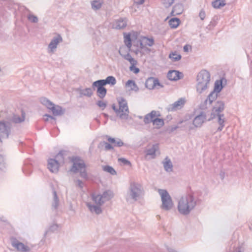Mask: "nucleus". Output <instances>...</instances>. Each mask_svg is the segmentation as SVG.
<instances>
[{
	"mask_svg": "<svg viewBox=\"0 0 252 252\" xmlns=\"http://www.w3.org/2000/svg\"><path fill=\"white\" fill-rule=\"evenodd\" d=\"M54 116H61L64 114V110L59 105H55L54 104L50 108Z\"/></svg>",
	"mask_w": 252,
	"mask_h": 252,
	"instance_id": "b1692460",
	"label": "nucleus"
},
{
	"mask_svg": "<svg viewBox=\"0 0 252 252\" xmlns=\"http://www.w3.org/2000/svg\"><path fill=\"white\" fill-rule=\"evenodd\" d=\"M225 0H216L212 2V6L215 8L219 9L225 5Z\"/></svg>",
	"mask_w": 252,
	"mask_h": 252,
	"instance_id": "473e14b6",
	"label": "nucleus"
},
{
	"mask_svg": "<svg viewBox=\"0 0 252 252\" xmlns=\"http://www.w3.org/2000/svg\"><path fill=\"white\" fill-rule=\"evenodd\" d=\"M143 194V188L140 184L131 182L129 185L126 199L127 202L136 201Z\"/></svg>",
	"mask_w": 252,
	"mask_h": 252,
	"instance_id": "20e7f679",
	"label": "nucleus"
},
{
	"mask_svg": "<svg viewBox=\"0 0 252 252\" xmlns=\"http://www.w3.org/2000/svg\"><path fill=\"white\" fill-rule=\"evenodd\" d=\"M25 120V113L22 111L21 116L17 115H14L11 119V121L15 124H19L24 122Z\"/></svg>",
	"mask_w": 252,
	"mask_h": 252,
	"instance_id": "393cba45",
	"label": "nucleus"
},
{
	"mask_svg": "<svg viewBox=\"0 0 252 252\" xmlns=\"http://www.w3.org/2000/svg\"><path fill=\"white\" fill-rule=\"evenodd\" d=\"M58 225L57 224H53L49 227L48 230L46 231L44 234L45 236L49 232H54L58 229Z\"/></svg>",
	"mask_w": 252,
	"mask_h": 252,
	"instance_id": "de8ad7c7",
	"label": "nucleus"
},
{
	"mask_svg": "<svg viewBox=\"0 0 252 252\" xmlns=\"http://www.w3.org/2000/svg\"><path fill=\"white\" fill-rule=\"evenodd\" d=\"M233 252H244L243 250L240 248H237L235 249Z\"/></svg>",
	"mask_w": 252,
	"mask_h": 252,
	"instance_id": "bf43d9fd",
	"label": "nucleus"
},
{
	"mask_svg": "<svg viewBox=\"0 0 252 252\" xmlns=\"http://www.w3.org/2000/svg\"><path fill=\"white\" fill-rule=\"evenodd\" d=\"M53 193V200L52 203V208L53 210H57L59 206V199L58 197L56 191L54 189Z\"/></svg>",
	"mask_w": 252,
	"mask_h": 252,
	"instance_id": "c85d7f7f",
	"label": "nucleus"
},
{
	"mask_svg": "<svg viewBox=\"0 0 252 252\" xmlns=\"http://www.w3.org/2000/svg\"><path fill=\"white\" fill-rule=\"evenodd\" d=\"M5 162L3 157L0 155V169L3 170L5 168Z\"/></svg>",
	"mask_w": 252,
	"mask_h": 252,
	"instance_id": "603ef678",
	"label": "nucleus"
},
{
	"mask_svg": "<svg viewBox=\"0 0 252 252\" xmlns=\"http://www.w3.org/2000/svg\"><path fill=\"white\" fill-rule=\"evenodd\" d=\"M76 185L80 189H83L84 187V183L80 180L77 179L75 181Z\"/></svg>",
	"mask_w": 252,
	"mask_h": 252,
	"instance_id": "864d4df0",
	"label": "nucleus"
},
{
	"mask_svg": "<svg viewBox=\"0 0 252 252\" xmlns=\"http://www.w3.org/2000/svg\"><path fill=\"white\" fill-rule=\"evenodd\" d=\"M184 10V7L182 4L177 3L173 7L171 12L172 16L178 15L182 13Z\"/></svg>",
	"mask_w": 252,
	"mask_h": 252,
	"instance_id": "aec40b11",
	"label": "nucleus"
},
{
	"mask_svg": "<svg viewBox=\"0 0 252 252\" xmlns=\"http://www.w3.org/2000/svg\"><path fill=\"white\" fill-rule=\"evenodd\" d=\"M120 55L125 60L128 61L131 65H134L136 63V61L131 56L129 53L126 54H123V48H121L119 51Z\"/></svg>",
	"mask_w": 252,
	"mask_h": 252,
	"instance_id": "412c9836",
	"label": "nucleus"
},
{
	"mask_svg": "<svg viewBox=\"0 0 252 252\" xmlns=\"http://www.w3.org/2000/svg\"><path fill=\"white\" fill-rule=\"evenodd\" d=\"M164 160L162 162L164 170L167 172L172 171L173 164L171 160L168 157H166Z\"/></svg>",
	"mask_w": 252,
	"mask_h": 252,
	"instance_id": "a878e982",
	"label": "nucleus"
},
{
	"mask_svg": "<svg viewBox=\"0 0 252 252\" xmlns=\"http://www.w3.org/2000/svg\"><path fill=\"white\" fill-rule=\"evenodd\" d=\"M103 170L110 173L112 175L117 174L116 170L111 166L105 165L103 166Z\"/></svg>",
	"mask_w": 252,
	"mask_h": 252,
	"instance_id": "58836bf2",
	"label": "nucleus"
},
{
	"mask_svg": "<svg viewBox=\"0 0 252 252\" xmlns=\"http://www.w3.org/2000/svg\"><path fill=\"white\" fill-rule=\"evenodd\" d=\"M104 86L105 85L99 80L94 81L92 84V87L94 90L95 87L97 88V95L101 99L105 97L107 93V90L104 87Z\"/></svg>",
	"mask_w": 252,
	"mask_h": 252,
	"instance_id": "9d476101",
	"label": "nucleus"
},
{
	"mask_svg": "<svg viewBox=\"0 0 252 252\" xmlns=\"http://www.w3.org/2000/svg\"><path fill=\"white\" fill-rule=\"evenodd\" d=\"M129 69L131 71H133L134 73H137L139 72V69L134 66V65H131L130 66Z\"/></svg>",
	"mask_w": 252,
	"mask_h": 252,
	"instance_id": "5fc2aeb1",
	"label": "nucleus"
},
{
	"mask_svg": "<svg viewBox=\"0 0 252 252\" xmlns=\"http://www.w3.org/2000/svg\"><path fill=\"white\" fill-rule=\"evenodd\" d=\"M86 206L92 213H94L97 215H99L102 212L100 207L101 206H99L98 205H93L90 202H87Z\"/></svg>",
	"mask_w": 252,
	"mask_h": 252,
	"instance_id": "6ab92c4d",
	"label": "nucleus"
},
{
	"mask_svg": "<svg viewBox=\"0 0 252 252\" xmlns=\"http://www.w3.org/2000/svg\"><path fill=\"white\" fill-rule=\"evenodd\" d=\"M217 97L218 94L216 92H215V91L211 92L205 101L206 105H207L208 104L210 105L217 99Z\"/></svg>",
	"mask_w": 252,
	"mask_h": 252,
	"instance_id": "bb28decb",
	"label": "nucleus"
},
{
	"mask_svg": "<svg viewBox=\"0 0 252 252\" xmlns=\"http://www.w3.org/2000/svg\"><path fill=\"white\" fill-rule=\"evenodd\" d=\"M40 101L41 103L49 109H50V108L54 104L50 100L45 97H41L40 99Z\"/></svg>",
	"mask_w": 252,
	"mask_h": 252,
	"instance_id": "f704fd0d",
	"label": "nucleus"
},
{
	"mask_svg": "<svg viewBox=\"0 0 252 252\" xmlns=\"http://www.w3.org/2000/svg\"><path fill=\"white\" fill-rule=\"evenodd\" d=\"M60 164L54 158H50L48 161V168L53 173H57L59 168Z\"/></svg>",
	"mask_w": 252,
	"mask_h": 252,
	"instance_id": "2eb2a0df",
	"label": "nucleus"
},
{
	"mask_svg": "<svg viewBox=\"0 0 252 252\" xmlns=\"http://www.w3.org/2000/svg\"><path fill=\"white\" fill-rule=\"evenodd\" d=\"M98 80L99 81H100L104 85L109 84L112 86H113L115 85L116 83V80L115 78L112 76H109L105 79Z\"/></svg>",
	"mask_w": 252,
	"mask_h": 252,
	"instance_id": "cd10ccee",
	"label": "nucleus"
},
{
	"mask_svg": "<svg viewBox=\"0 0 252 252\" xmlns=\"http://www.w3.org/2000/svg\"><path fill=\"white\" fill-rule=\"evenodd\" d=\"M169 57L173 62L178 61L181 59V56L176 53V52L170 54Z\"/></svg>",
	"mask_w": 252,
	"mask_h": 252,
	"instance_id": "37998d69",
	"label": "nucleus"
},
{
	"mask_svg": "<svg viewBox=\"0 0 252 252\" xmlns=\"http://www.w3.org/2000/svg\"><path fill=\"white\" fill-rule=\"evenodd\" d=\"M93 94V91L92 88H88L85 89H82L80 91V94L81 95L91 97Z\"/></svg>",
	"mask_w": 252,
	"mask_h": 252,
	"instance_id": "4c0bfd02",
	"label": "nucleus"
},
{
	"mask_svg": "<svg viewBox=\"0 0 252 252\" xmlns=\"http://www.w3.org/2000/svg\"><path fill=\"white\" fill-rule=\"evenodd\" d=\"M124 42L129 51L132 46L130 34L129 33L124 36Z\"/></svg>",
	"mask_w": 252,
	"mask_h": 252,
	"instance_id": "e433bc0d",
	"label": "nucleus"
},
{
	"mask_svg": "<svg viewBox=\"0 0 252 252\" xmlns=\"http://www.w3.org/2000/svg\"><path fill=\"white\" fill-rule=\"evenodd\" d=\"M159 116V112L156 111H152L150 113L146 115L144 118V123L145 124H148L153 122L154 118Z\"/></svg>",
	"mask_w": 252,
	"mask_h": 252,
	"instance_id": "a211bd4d",
	"label": "nucleus"
},
{
	"mask_svg": "<svg viewBox=\"0 0 252 252\" xmlns=\"http://www.w3.org/2000/svg\"><path fill=\"white\" fill-rule=\"evenodd\" d=\"M190 48V46L189 45H186L184 46V51L185 52H188L189 51V48Z\"/></svg>",
	"mask_w": 252,
	"mask_h": 252,
	"instance_id": "13d9d810",
	"label": "nucleus"
},
{
	"mask_svg": "<svg viewBox=\"0 0 252 252\" xmlns=\"http://www.w3.org/2000/svg\"><path fill=\"white\" fill-rule=\"evenodd\" d=\"M11 124L7 121L0 122V141L2 138H8L11 131Z\"/></svg>",
	"mask_w": 252,
	"mask_h": 252,
	"instance_id": "6e6552de",
	"label": "nucleus"
},
{
	"mask_svg": "<svg viewBox=\"0 0 252 252\" xmlns=\"http://www.w3.org/2000/svg\"><path fill=\"white\" fill-rule=\"evenodd\" d=\"M185 102V101L184 98H180L173 104L169 105L167 107V110L168 111H175L177 110H179L183 107Z\"/></svg>",
	"mask_w": 252,
	"mask_h": 252,
	"instance_id": "ddd939ff",
	"label": "nucleus"
},
{
	"mask_svg": "<svg viewBox=\"0 0 252 252\" xmlns=\"http://www.w3.org/2000/svg\"><path fill=\"white\" fill-rule=\"evenodd\" d=\"M118 101L119 108H117L115 104H113L112 106L113 110L120 119L127 120L129 111L126 100L124 97H120L118 99Z\"/></svg>",
	"mask_w": 252,
	"mask_h": 252,
	"instance_id": "39448f33",
	"label": "nucleus"
},
{
	"mask_svg": "<svg viewBox=\"0 0 252 252\" xmlns=\"http://www.w3.org/2000/svg\"><path fill=\"white\" fill-rule=\"evenodd\" d=\"M223 87L222 86V81H217L215 83L214 90L213 91H215L217 94L220 93L222 90Z\"/></svg>",
	"mask_w": 252,
	"mask_h": 252,
	"instance_id": "79ce46f5",
	"label": "nucleus"
},
{
	"mask_svg": "<svg viewBox=\"0 0 252 252\" xmlns=\"http://www.w3.org/2000/svg\"><path fill=\"white\" fill-rule=\"evenodd\" d=\"M177 128H178V127H177V126H176V127H175L173 129L175 130V129H176Z\"/></svg>",
	"mask_w": 252,
	"mask_h": 252,
	"instance_id": "69168bd1",
	"label": "nucleus"
},
{
	"mask_svg": "<svg viewBox=\"0 0 252 252\" xmlns=\"http://www.w3.org/2000/svg\"><path fill=\"white\" fill-rule=\"evenodd\" d=\"M223 174H224V173H220V176H221V178H222V179H223Z\"/></svg>",
	"mask_w": 252,
	"mask_h": 252,
	"instance_id": "e2e57ef3",
	"label": "nucleus"
},
{
	"mask_svg": "<svg viewBox=\"0 0 252 252\" xmlns=\"http://www.w3.org/2000/svg\"><path fill=\"white\" fill-rule=\"evenodd\" d=\"M140 48H143V43L141 41L140 42Z\"/></svg>",
	"mask_w": 252,
	"mask_h": 252,
	"instance_id": "680f3d73",
	"label": "nucleus"
},
{
	"mask_svg": "<svg viewBox=\"0 0 252 252\" xmlns=\"http://www.w3.org/2000/svg\"><path fill=\"white\" fill-rule=\"evenodd\" d=\"M140 1L138 2L140 4H142L144 3L145 0H139Z\"/></svg>",
	"mask_w": 252,
	"mask_h": 252,
	"instance_id": "052dcab7",
	"label": "nucleus"
},
{
	"mask_svg": "<svg viewBox=\"0 0 252 252\" xmlns=\"http://www.w3.org/2000/svg\"><path fill=\"white\" fill-rule=\"evenodd\" d=\"M113 196V192L110 190H105L102 194L93 193L91 195L93 201L99 206H102L106 202L111 199Z\"/></svg>",
	"mask_w": 252,
	"mask_h": 252,
	"instance_id": "423d86ee",
	"label": "nucleus"
},
{
	"mask_svg": "<svg viewBox=\"0 0 252 252\" xmlns=\"http://www.w3.org/2000/svg\"><path fill=\"white\" fill-rule=\"evenodd\" d=\"M217 116L218 117V122L220 125L217 129V131H220L222 130L223 127L224 126L225 120L224 118V115L219 114L218 115H217Z\"/></svg>",
	"mask_w": 252,
	"mask_h": 252,
	"instance_id": "c756f323",
	"label": "nucleus"
},
{
	"mask_svg": "<svg viewBox=\"0 0 252 252\" xmlns=\"http://www.w3.org/2000/svg\"><path fill=\"white\" fill-rule=\"evenodd\" d=\"M157 86L163 87V86L159 82L157 78L149 77L146 81L145 87L149 90L154 89Z\"/></svg>",
	"mask_w": 252,
	"mask_h": 252,
	"instance_id": "f8f14e48",
	"label": "nucleus"
},
{
	"mask_svg": "<svg viewBox=\"0 0 252 252\" xmlns=\"http://www.w3.org/2000/svg\"><path fill=\"white\" fill-rule=\"evenodd\" d=\"M168 79L171 81H177L183 77V74L177 70H170L167 75Z\"/></svg>",
	"mask_w": 252,
	"mask_h": 252,
	"instance_id": "dca6fc26",
	"label": "nucleus"
},
{
	"mask_svg": "<svg viewBox=\"0 0 252 252\" xmlns=\"http://www.w3.org/2000/svg\"><path fill=\"white\" fill-rule=\"evenodd\" d=\"M63 42V38L61 35L58 34L53 37L50 43L48 45L49 53H53L56 50L58 45Z\"/></svg>",
	"mask_w": 252,
	"mask_h": 252,
	"instance_id": "9b49d317",
	"label": "nucleus"
},
{
	"mask_svg": "<svg viewBox=\"0 0 252 252\" xmlns=\"http://www.w3.org/2000/svg\"><path fill=\"white\" fill-rule=\"evenodd\" d=\"M153 125L156 126L157 128H160L164 125V121L162 119L154 118L153 121Z\"/></svg>",
	"mask_w": 252,
	"mask_h": 252,
	"instance_id": "72a5a7b5",
	"label": "nucleus"
},
{
	"mask_svg": "<svg viewBox=\"0 0 252 252\" xmlns=\"http://www.w3.org/2000/svg\"><path fill=\"white\" fill-rule=\"evenodd\" d=\"M180 19L178 18H171L169 21V24L171 28H176L179 25Z\"/></svg>",
	"mask_w": 252,
	"mask_h": 252,
	"instance_id": "c9c22d12",
	"label": "nucleus"
},
{
	"mask_svg": "<svg viewBox=\"0 0 252 252\" xmlns=\"http://www.w3.org/2000/svg\"><path fill=\"white\" fill-rule=\"evenodd\" d=\"M126 86L130 88V90L135 92H137L139 88L135 82L132 80H128L126 83Z\"/></svg>",
	"mask_w": 252,
	"mask_h": 252,
	"instance_id": "2f4dec72",
	"label": "nucleus"
},
{
	"mask_svg": "<svg viewBox=\"0 0 252 252\" xmlns=\"http://www.w3.org/2000/svg\"><path fill=\"white\" fill-rule=\"evenodd\" d=\"M118 160L119 161H120L122 163H123V165H131L130 162L125 158H120L118 159Z\"/></svg>",
	"mask_w": 252,
	"mask_h": 252,
	"instance_id": "3c124183",
	"label": "nucleus"
},
{
	"mask_svg": "<svg viewBox=\"0 0 252 252\" xmlns=\"http://www.w3.org/2000/svg\"><path fill=\"white\" fill-rule=\"evenodd\" d=\"M175 0H163L162 4L167 8L169 7L174 2Z\"/></svg>",
	"mask_w": 252,
	"mask_h": 252,
	"instance_id": "49530a36",
	"label": "nucleus"
},
{
	"mask_svg": "<svg viewBox=\"0 0 252 252\" xmlns=\"http://www.w3.org/2000/svg\"><path fill=\"white\" fill-rule=\"evenodd\" d=\"M224 109V103L222 101H217L213 107V111L216 112V115L220 114V112L223 111Z\"/></svg>",
	"mask_w": 252,
	"mask_h": 252,
	"instance_id": "5701e85b",
	"label": "nucleus"
},
{
	"mask_svg": "<svg viewBox=\"0 0 252 252\" xmlns=\"http://www.w3.org/2000/svg\"><path fill=\"white\" fill-rule=\"evenodd\" d=\"M72 162V166L70 171L74 173H79L80 176L87 180L88 179V175L86 171V166L84 160L80 158L76 157H73L71 160Z\"/></svg>",
	"mask_w": 252,
	"mask_h": 252,
	"instance_id": "7ed1b4c3",
	"label": "nucleus"
},
{
	"mask_svg": "<svg viewBox=\"0 0 252 252\" xmlns=\"http://www.w3.org/2000/svg\"><path fill=\"white\" fill-rule=\"evenodd\" d=\"M105 149L106 150H110L113 149V146L107 142L105 143Z\"/></svg>",
	"mask_w": 252,
	"mask_h": 252,
	"instance_id": "6e6d98bb",
	"label": "nucleus"
},
{
	"mask_svg": "<svg viewBox=\"0 0 252 252\" xmlns=\"http://www.w3.org/2000/svg\"><path fill=\"white\" fill-rule=\"evenodd\" d=\"M158 192L160 195L162 202L161 208L165 211L171 210L173 206V203L169 193L166 190L163 189H158Z\"/></svg>",
	"mask_w": 252,
	"mask_h": 252,
	"instance_id": "0eeeda50",
	"label": "nucleus"
},
{
	"mask_svg": "<svg viewBox=\"0 0 252 252\" xmlns=\"http://www.w3.org/2000/svg\"><path fill=\"white\" fill-rule=\"evenodd\" d=\"M196 205V199L191 193L182 196L178 201V210L183 215H188Z\"/></svg>",
	"mask_w": 252,
	"mask_h": 252,
	"instance_id": "f257e3e1",
	"label": "nucleus"
},
{
	"mask_svg": "<svg viewBox=\"0 0 252 252\" xmlns=\"http://www.w3.org/2000/svg\"><path fill=\"white\" fill-rule=\"evenodd\" d=\"M159 150V146L158 144H153L151 148L146 150V155L151 156L153 158L156 157V153Z\"/></svg>",
	"mask_w": 252,
	"mask_h": 252,
	"instance_id": "4be33fe9",
	"label": "nucleus"
},
{
	"mask_svg": "<svg viewBox=\"0 0 252 252\" xmlns=\"http://www.w3.org/2000/svg\"><path fill=\"white\" fill-rule=\"evenodd\" d=\"M91 5L94 10H98L101 8L102 3L99 0H94L91 2Z\"/></svg>",
	"mask_w": 252,
	"mask_h": 252,
	"instance_id": "a19ab883",
	"label": "nucleus"
},
{
	"mask_svg": "<svg viewBox=\"0 0 252 252\" xmlns=\"http://www.w3.org/2000/svg\"><path fill=\"white\" fill-rule=\"evenodd\" d=\"M206 119V116L205 114L202 112L199 115L194 118L193 121V125L196 127H200L205 122Z\"/></svg>",
	"mask_w": 252,
	"mask_h": 252,
	"instance_id": "4468645a",
	"label": "nucleus"
},
{
	"mask_svg": "<svg viewBox=\"0 0 252 252\" xmlns=\"http://www.w3.org/2000/svg\"><path fill=\"white\" fill-rule=\"evenodd\" d=\"M107 102L106 101H103L102 100H98L96 102V105L101 108L102 110H104L107 106Z\"/></svg>",
	"mask_w": 252,
	"mask_h": 252,
	"instance_id": "a18cd8bd",
	"label": "nucleus"
},
{
	"mask_svg": "<svg viewBox=\"0 0 252 252\" xmlns=\"http://www.w3.org/2000/svg\"><path fill=\"white\" fill-rule=\"evenodd\" d=\"M145 39H146L145 41V44L149 46H152L154 44V39L151 38H148V37H145Z\"/></svg>",
	"mask_w": 252,
	"mask_h": 252,
	"instance_id": "8fccbe9b",
	"label": "nucleus"
},
{
	"mask_svg": "<svg viewBox=\"0 0 252 252\" xmlns=\"http://www.w3.org/2000/svg\"><path fill=\"white\" fill-rule=\"evenodd\" d=\"M103 115H104V116L105 117H108V115H107V114H105V113H104V114H103Z\"/></svg>",
	"mask_w": 252,
	"mask_h": 252,
	"instance_id": "0e129e2a",
	"label": "nucleus"
},
{
	"mask_svg": "<svg viewBox=\"0 0 252 252\" xmlns=\"http://www.w3.org/2000/svg\"><path fill=\"white\" fill-rule=\"evenodd\" d=\"M55 159L59 164H63L64 163L63 152H60L55 157Z\"/></svg>",
	"mask_w": 252,
	"mask_h": 252,
	"instance_id": "ea45409f",
	"label": "nucleus"
},
{
	"mask_svg": "<svg viewBox=\"0 0 252 252\" xmlns=\"http://www.w3.org/2000/svg\"><path fill=\"white\" fill-rule=\"evenodd\" d=\"M199 17L200 19L203 20L205 17V13L203 10H201L199 13Z\"/></svg>",
	"mask_w": 252,
	"mask_h": 252,
	"instance_id": "4d7b16f0",
	"label": "nucleus"
},
{
	"mask_svg": "<svg viewBox=\"0 0 252 252\" xmlns=\"http://www.w3.org/2000/svg\"><path fill=\"white\" fill-rule=\"evenodd\" d=\"M11 241L12 246L15 248L18 251L21 252H30L31 250L29 247L19 242L15 238H12Z\"/></svg>",
	"mask_w": 252,
	"mask_h": 252,
	"instance_id": "1a4fd4ad",
	"label": "nucleus"
},
{
	"mask_svg": "<svg viewBox=\"0 0 252 252\" xmlns=\"http://www.w3.org/2000/svg\"><path fill=\"white\" fill-rule=\"evenodd\" d=\"M27 18L31 22L34 23H37L38 21L37 17L36 16L32 15V14H29L27 16Z\"/></svg>",
	"mask_w": 252,
	"mask_h": 252,
	"instance_id": "c03bdc74",
	"label": "nucleus"
},
{
	"mask_svg": "<svg viewBox=\"0 0 252 252\" xmlns=\"http://www.w3.org/2000/svg\"><path fill=\"white\" fill-rule=\"evenodd\" d=\"M127 19L126 18H120L115 21L113 25L114 28L123 29L127 26Z\"/></svg>",
	"mask_w": 252,
	"mask_h": 252,
	"instance_id": "f3484780",
	"label": "nucleus"
},
{
	"mask_svg": "<svg viewBox=\"0 0 252 252\" xmlns=\"http://www.w3.org/2000/svg\"><path fill=\"white\" fill-rule=\"evenodd\" d=\"M44 117H47L46 118L44 119L45 121L47 122L49 120V119H50L53 121L51 122V123L52 124L54 125L56 124V118L53 116L49 115L48 114H45L44 115Z\"/></svg>",
	"mask_w": 252,
	"mask_h": 252,
	"instance_id": "09e8293b",
	"label": "nucleus"
},
{
	"mask_svg": "<svg viewBox=\"0 0 252 252\" xmlns=\"http://www.w3.org/2000/svg\"><path fill=\"white\" fill-rule=\"evenodd\" d=\"M108 141L109 142L114 144V146L120 147L125 145L124 142L119 138L116 139L114 138L109 137L108 138Z\"/></svg>",
	"mask_w": 252,
	"mask_h": 252,
	"instance_id": "7c9ffc66",
	"label": "nucleus"
},
{
	"mask_svg": "<svg viewBox=\"0 0 252 252\" xmlns=\"http://www.w3.org/2000/svg\"><path fill=\"white\" fill-rule=\"evenodd\" d=\"M196 80V91L201 94L208 87L210 81V74L206 70H202L198 73Z\"/></svg>",
	"mask_w": 252,
	"mask_h": 252,
	"instance_id": "f03ea898",
	"label": "nucleus"
}]
</instances>
